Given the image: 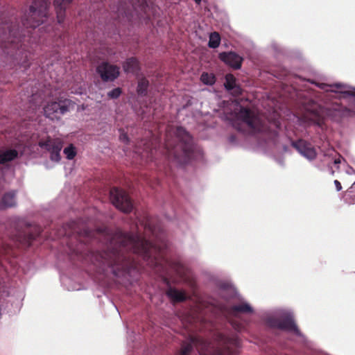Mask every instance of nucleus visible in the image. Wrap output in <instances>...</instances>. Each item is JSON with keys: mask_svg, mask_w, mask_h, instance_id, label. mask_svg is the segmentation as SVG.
Segmentation results:
<instances>
[{"mask_svg": "<svg viewBox=\"0 0 355 355\" xmlns=\"http://www.w3.org/2000/svg\"><path fill=\"white\" fill-rule=\"evenodd\" d=\"M16 204L15 200V192L11 191L6 193L2 198L1 204L0 205V208H7L15 206Z\"/></svg>", "mask_w": 355, "mask_h": 355, "instance_id": "obj_17", "label": "nucleus"}, {"mask_svg": "<svg viewBox=\"0 0 355 355\" xmlns=\"http://www.w3.org/2000/svg\"><path fill=\"white\" fill-rule=\"evenodd\" d=\"M72 0H54V6L57 15V21L59 24L64 22L67 6Z\"/></svg>", "mask_w": 355, "mask_h": 355, "instance_id": "obj_15", "label": "nucleus"}, {"mask_svg": "<svg viewBox=\"0 0 355 355\" xmlns=\"http://www.w3.org/2000/svg\"><path fill=\"white\" fill-rule=\"evenodd\" d=\"M268 326L292 332L297 336H302V334L295 324L293 317L291 315L276 320H272L268 317Z\"/></svg>", "mask_w": 355, "mask_h": 355, "instance_id": "obj_9", "label": "nucleus"}, {"mask_svg": "<svg viewBox=\"0 0 355 355\" xmlns=\"http://www.w3.org/2000/svg\"><path fill=\"white\" fill-rule=\"evenodd\" d=\"M71 101L69 99L51 101L44 107V113L51 120H58L61 116L69 111Z\"/></svg>", "mask_w": 355, "mask_h": 355, "instance_id": "obj_7", "label": "nucleus"}, {"mask_svg": "<svg viewBox=\"0 0 355 355\" xmlns=\"http://www.w3.org/2000/svg\"><path fill=\"white\" fill-rule=\"evenodd\" d=\"M144 228L146 232L151 233L155 237L153 243L141 235L123 234L121 232L110 238L109 251L102 256V262L111 268L114 276L119 277L129 271L130 266L129 260L123 254L124 251H132L146 261L151 259L150 262L153 263L157 259V254L166 246L162 233H159L156 227H152L151 222H146Z\"/></svg>", "mask_w": 355, "mask_h": 355, "instance_id": "obj_1", "label": "nucleus"}, {"mask_svg": "<svg viewBox=\"0 0 355 355\" xmlns=\"http://www.w3.org/2000/svg\"><path fill=\"white\" fill-rule=\"evenodd\" d=\"M224 86L233 95L236 96L241 93V89L236 84V80L232 74H227L225 76Z\"/></svg>", "mask_w": 355, "mask_h": 355, "instance_id": "obj_16", "label": "nucleus"}, {"mask_svg": "<svg viewBox=\"0 0 355 355\" xmlns=\"http://www.w3.org/2000/svg\"><path fill=\"white\" fill-rule=\"evenodd\" d=\"M119 139L121 141H123L124 143H128L129 141L128 135L124 132H121Z\"/></svg>", "mask_w": 355, "mask_h": 355, "instance_id": "obj_29", "label": "nucleus"}, {"mask_svg": "<svg viewBox=\"0 0 355 355\" xmlns=\"http://www.w3.org/2000/svg\"><path fill=\"white\" fill-rule=\"evenodd\" d=\"M229 140L230 142L233 143L236 141V138L234 136H231L229 137Z\"/></svg>", "mask_w": 355, "mask_h": 355, "instance_id": "obj_31", "label": "nucleus"}, {"mask_svg": "<svg viewBox=\"0 0 355 355\" xmlns=\"http://www.w3.org/2000/svg\"><path fill=\"white\" fill-rule=\"evenodd\" d=\"M232 326L237 331H242L245 330V325L243 323L237 322L235 320L230 321Z\"/></svg>", "mask_w": 355, "mask_h": 355, "instance_id": "obj_26", "label": "nucleus"}, {"mask_svg": "<svg viewBox=\"0 0 355 355\" xmlns=\"http://www.w3.org/2000/svg\"><path fill=\"white\" fill-rule=\"evenodd\" d=\"M17 240H19V241H21V239L19 237V238H17Z\"/></svg>", "mask_w": 355, "mask_h": 355, "instance_id": "obj_36", "label": "nucleus"}, {"mask_svg": "<svg viewBox=\"0 0 355 355\" xmlns=\"http://www.w3.org/2000/svg\"><path fill=\"white\" fill-rule=\"evenodd\" d=\"M121 94V90L120 88H114L110 92H108L107 95L111 98H117Z\"/></svg>", "mask_w": 355, "mask_h": 355, "instance_id": "obj_27", "label": "nucleus"}, {"mask_svg": "<svg viewBox=\"0 0 355 355\" xmlns=\"http://www.w3.org/2000/svg\"><path fill=\"white\" fill-rule=\"evenodd\" d=\"M148 147H146V148H144V150H146V151H147V150H148Z\"/></svg>", "mask_w": 355, "mask_h": 355, "instance_id": "obj_34", "label": "nucleus"}, {"mask_svg": "<svg viewBox=\"0 0 355 355\" xmlns=\"http://www.w3.org/2000/svg\"><path fill=\"white\" fill-rule=\"evenodd\" d=\"M219 58L231 67L239 69L241 67L243 58L234 52H223L219 54Z\"/></svg>", "mask_w": 355, "mask_h": 355, "instance_id": "obj_14", "label": "nucleus"}, {"mask_svg": "<svg viewBox=\"0 0 355 355\" xmlns=\"http://www.w3.org/2000/svg\"><path fill=\"white\" fill-rule=\"evenodd\" d=\"M18 153L16 150L9 149L0 153V164H5L13 160L17 157Z\"/></svg>", "mask_w": 355, "mask_h": 355, "instance_id": "obj_18", "label": "nucleus"}, {"mask_svg": "<svg viewBox=\"0 0 355 355\" xmlns=\"http://www.w3.org/2000/svg\"><path fill=\"white\" fill-rule=\"evenodd\" d=\"M64 154L66 155V157L68 159H73L76 155L75 147L72 144H70L69 146L64 149Z\"/></svg>", "mask_w": 355, "mask_h": 355, "instance_id": "obj_24", "label": "nucleus"}, {"mask_svg": "<svg viewBox=\"0 0 355 355\" xmlns=\"http://www.w3.org/2000/svg\"><path fill=\"white\" fill-rule=\"evenodd\" d=\"M220 37L219 34L216 32L211 33L209 35V39L208 42L209 47L216 49L220 45Z\"/></svg>", "mask_w": 355, "mask_h": 355, "instance_id": "obj_21", "label": "nucleus"}, {"mask_svg": "<svg viewBox=\"0 0 355 355\" xmlns=\"http://www.w3.org/2000/svg\"><path fill=\"white\" fill-rule=\"evenodd\" d=\"M138 69V62L134 58L128 59L123 64V69L125 72H135Z\"/></svg>", "mask_w": 355, "mask_h": 355, "instance_id": "obj_19", "label": "nucleus"}, {"mask_svg": "<svg viewBox=\"0 0 355 355\" xmlns=\"http://www.w3.org/2000/svg\"><path fill=\"white\" fill-rule=\"evenodd\" d=\"M338 89H340V92L343 94L344 98L347 97H354L355 98V91L353 90H345L343 89V86L340 84H336L334 85Z\"/></svg>", "mask_w": 355, "mask_h": 355, "instance_id": "obj_25", "label": "nucleus"}, {"mask_svg": "<svg viewBox=\"0 0 355 355\" xmlns=\"http://www.w3.org/2000/svg\"><path fill=\"white\" fill-rule=\"evenodd\" d=\"M110 199L112 204L123 212L128 213L132 210V203L126 193L118 188L110 191Z\"/></svg>", "mask_w": 355, "mask_h": 355, "instance_id": "obj_8", "label": "nucleus"}, {"mask_svg": "<svg viewBox=\"0 0 355 355\" xmlns=\"http://www.w3.org/2000/svg\"><path fill=\"white\" fill-rule=\"evenodd\" d=\"M263 116L255 114L247 108H241L236 114L232 126L239 132L256 137L260 139L259 146L266 143Z\"/></svg>", "mask_w": 355, "mask_h": 355, "instance_id": "obj_4", "label": "nucleus"}, {"mask_svg": "<svg viewBox=\"0 0 355 355\" xmlns=\"http://www.w3.org/2000/svg\"><path fill=\"white\" fill-rule=\"evenodd\" d=\"M50 4L49 0H34L28 11L22 18L21 23L24 28H35L44 23L47 17V10ZM28 33L30 31H26Z\"/></svg>", "mask_w": 355, "mask_h": 355, "instance_id": "obj_5", "label": "nucleus"}, {"mask_svg": "<svg viewBox=\"0 0 355 355\" xmlns=\"http://www.w3.org/2000/svg\"><path fill=\"white\" fill-rule=\"evenodd\" d=\"M267 131H268V132H269V129L268 128L267 129Z\"/></svg>", "mask_w": 355, "mask_h": 355, "instance_id": "obj_37", "label": "nucleus"}, {"mask_svg": "<svg viewBox=\"0 0 355 355\" xmlns=\"http://www.w3.org/2000/svg\"><path fill=\"white\" fill-rule=\"evenodd\" d=\"M148 85V81L146 79H141L137 85V93L140 95L146 94Z\"/></svg>", "mask_w": 355, "mask_h": 355, "instance_id": "obj_23", "label": "nucleus"}, {"mask_svg": "<svg viewBox=\"0 0 355 355\" xmlns=\"http://www.w3.org/2000/svg\"><path fill=\"white\" fill-rule=\"evenodd\" d=\"M168 296L175 301H183L186 296L184 293L173 288H170L167 291Z\"/></svg>", "mask_w": 355, "mask_h": 355, "instance_id": "obj_20", "label": "nucleus"}, {"mask_svg": "<svg viewBox=\"0 0 355 355\" xmlns=\"http://www.w3.org/2000/svg\"><path fill=\"white\" fill-rule=\"evenodd\" d=\"M39 145L50 153V158L52 161L58 162L60 160V151L62 148V142L60 139H48L45 141H40Z\"/></svg>", "mask_w": 355, "mask_h": 355, "instance_id": "obj_10", "label": "nucleus"}, {"mask_svg": "<svg viewBox=\"0 0 355 355\" xmlns=\"http://www.w3.org/2000/svg\"><path fill=\"white\" fill-rule=\"evenodd\" d=\"M162 153L167 158H173L181 164L202 155L201 150L194 146L191 135L182 127L176 128L174 139L169 138L167 133Z\"/></svg>", "mask_w": 355, "mask_h": 355, "instance_id": "obj_3", "label": "nucleus"}, {"mask_svg": "<svg viewBox=\"0 0 355 355\" xmlns=\"http://www.w3.org/2000/svg\"><path fill=\"white\" fill-rule=\"evenodd\" d=\"M334 110L336 111H338L341 116L348 115L349 112H350L349 110L340 105H336Z\"/></svg>", "mask_w": 355, "mask_h": 355, "instance_id": "obj_28", "label": "nucleus"}, {"mask_svg": "<svg viewBox=\"0 0 355 355\" xmlns=\"http://www.w3.org/2000/svg\"><path fill=\"white\" fill-rule=\"evenodd\" d=\"M195 2L197 3V4H200V2H201V0H194Z\"/></svg>", "mask_w": 355, "mask_h": 355, "instance_id": "obj_32", "label": "nucleus"}, {"mask_svg": "<svg viewBox=\"0 0 355 355\" xmlns=\"http://www.w3.org/2000/svg\"><path fill=\"white\" fill-rule=\"evenodd\" d=\"M292 146L295 148L302 155L312 160L317 156L314 147L309 142L303 139L292 141Z\"/></svg>", "mask_w": 355, "mask_h": 355, "instance_id": "obj_12", "label": "nucleus"}, {"mask_svg": "<svg viewBox=\"0 0 355 355\" xmlns=\"http://www.w3.org/2000/svg\"><path fill=\"white\" fill-rule=\"evenodd\" d=\"M219 309L223 315H230L236 318H239L240 314L241 313H252L253 312V309L247 302H242L241 304L234 305L230 309L222 306H220Z\"/></svg>", "mask_w": 355, "mask_h": 355, "instance_id": "obj_13", "label": "nucleus"}, {"mask_svg": "<svg viewBox=\"0 0 355 355\" xmlns=\"http://www.w3.org/2000/svg\"><path fill=\"white\" fill-rule=\"evenodd\" d=\"M194 347L200 355H236L240 341L236 335L223 333L216 334L213 343L191 338L182 344L179 355H188Z\"/></svg>", "mask_w": 355, "mask_h": 355, "instance_id": "obj_2", "label": "nucleus"}, {"mask_svg": "<svg viewBox=\"0 0 355 355\" xmlns=\"http://www.w3.org/2000/svg\"><path fill=\"white\" fill-rule=\"evenodd\" d=\"M334 184H335L336 190L338 191H339L342 189L341 184L338 180H334Z\"/></svg>", "mask_w": 355, "mask_h": 355, "instance_id": "obj_30", "label": "nucleus"}, {"mask_svg": "<svg viewBox=\"0 0 355 355\" xmlns=\"http://www.w3.org/2000/svg\"><path fill=\"white\" fill-rule=\"evenodd\" d=\"M6 28L8 29V33H4L2 35H0V38L3 43V48L5 53L10 54L12 53V50H15L17 48L18 49L17 44L18 42H21V36H23V43L26 42V34L21 33L19 34V28L17 25L16 28V25H8L6 24Z\"/></svg>", "mask_w": 355, "mask_h": 355, "instance_id": "obj_6", "label": "nucleus"}, {"mask_svg": "<svg viewBox=\"0 0 355 355\" xmlns=\"http://www.w3.org/2000/svg\"><path fill=\"white\" fill-rule=\"evenodd\" d=\"M28 239H34L33 236L31 235Z\"/></svg>", "mask_w": 355, "mask_h": 355, "instance_id": "obj_33", "label": "nucleus"}, {"mask_svg": "<svg viewBox=\"0 0 355 355\" xmlns=\"http://www.w3.org/2000/svg\"><path fill=\"white\" fill-rule=\"evenodd\" d=\"M201 81L207 85H212L215 83V76L212 73H202L200 76Z\"/></svg>", "mask_w": 355, "mask_h": 355, "instance_id": "obj_22", "label": "nucleus"}, {"mask_svg": "<svg viewBox=\"0 0 355 355\" xmlns=\"http://www.w3.org/2000/svg\"><path fill=\"white\" fill-rule=\"evenodd\" d=\"M96 71L104 81H113L119 76V68L107 62L101 63Z\"/></svg>", "mask_w": 355, "mask_h": 355, "instance_id": "obj_11", "label": "nucleus"}, {"mask_svg": "<svg viewBox=\"0 0 355 355\" xmlns=\"http://www.w3.org/2000/svg\"><path fill=\"white\" fill-rule=\"evenodd\" d=\"M71 93H76V94H77V93H78V92H73V91H71Z\"/></svg>", "mask_w": 355, "mask_h": 355, "instance_id": "obj_35", "label": "nucleus"}]
</instances>
